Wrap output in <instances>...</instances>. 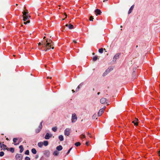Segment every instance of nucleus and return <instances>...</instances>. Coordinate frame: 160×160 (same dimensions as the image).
Instances as JSON below:
<instances>
[{"mask_svg":"<svg viewBox=\"0 0 160 160\" xmlns=\"http://www.w3.org/2000/svg\"><path fill=\"white\" fill-rule=\"evenodd\" d=\"M28 12H27L25 11L22 12V13L23 14V20L24 21L28 20L30 18V16L28 15Z\"/></svg>","mask_w":160,"mask_h":160,"instance_id":"obj_1","label":"nucleus"},{"mask_svg":"<svg viewBox=\"0 0 160 160\" xmlns=\"http://www.w3.org/2000/svg\"><path fill=\"white\" fill-rule=\"evenodd\" d=\"M113 69V68L112 67H109L103 73L102 76L104 77L107 75L108 73H109L111 71H112Z\"/></svg>","mask_w":160,"mask_h":160,"instance_id":"obj_2","label":"nucleus"},{"mask_svg":"<svg viewBox=\"0 0 160 160\" xmlns=\"http://www.w3.org/2000/svg\"><path fill=\"white\" fill-rule=\"evenodd\" d=\"M77 119V117L75 113H73L72 117V122L73 123L75 122Z\"/></svg>","mask_w":160,"mask_h":160,"instance_id":"obj_3","label":"nucleus"},{"mask_svg":"<svg viewBox=\"0 0 160 160\" xmlns=\"http://www.w3.org/2000/svg\"><path fill=\"white\" fill-rule=\"evenodd\" d=\"M4 142L2 143L1 142L0 143V147L1 148H3L4 150H8L9 148H7L6 145L3 144Z\"/></svg>","mask_w":160,"mask_h":160,"instance_id":"obj_4","label":"nucleus"},{"mask_svg":"<svg viewBox=\"0 0 160 160\" xmlns=\"http://www.w3.org/2000/svg\"><path fill=\"white\" fill-rule=\"evenodd\" d=\"M46 42L47 43L46 45V47L50 44L52 45H54V42L51 39H46Z\"/></svg>","mask_w":160,"mask_h":160,"instance_id":"obj_5","label":"nucleus"},{"mask_svg":"<svg viewBox=\"0 0 160 160\" xmlns=\"http://www.w3.org/2000/svg\"><path fill=\"white\" fill-rule=\"evenodd\" d=\"M43 123V121H42L40 123V125L39 126L38 128L36 130V132L37 133L39 132L41 130L42 128V123Z\"/></svg>","mask_w":160,"mask_h":160,"instance_id":"obj_6","label":"nucleus"},{"mask_svg":"<svg viewBox=\"0 0 160 160\" xmlns=\"http://www.w3.org/2000/svg\"><path fill=\"white\" fill-rule=\"evenodd\" d=\"M71 129L68 128H66L64 131V134L66 136H69L70 134Z\"/></svg>","mask_w":160,"mask_h":160,"instance_id":"obj_7","label":"nucleus"},{"mask_svg":"<svg viewBox=\"0 0 160 160\" xmlns=\"http://www.w3.org/2000/svg\"><path fill=\"white\" fill-rule=\"evenodd\" d=\"M22 154H17L15 156L16 160H22Z\"/></svg>","mask_w":160,"mask_h":160,"instance_id":"obj_8","label":"nucleus"},{"mask_svg":"<svg viewBox=\"0 0 160 160\" xmlns=\"http://www.w3.org/2000/svg\"><path fill=\"white\" fill-rule=\"evenodd\" d=\"M120 55V53H116L114 56L113 58V61L114 62H116L117 59L119 58V56Z\"/></svg>","mask_w":160,"mask_h":160,"instance_id":"obj_9","label":"nucleus"},{"mask_svg":"<svg viewBox=\"0 0 160 160\" xmlns=\"http://www.w3.org/2000/svg\"><path fill=\"white\" fill-rule=\"evenodd\" d=\"M104 110L105 109L104 108H102L99 110L98 113V115L99 116H100L102 115V113L104 112Z\"/></svg>","mask_w":160,"mask_h":160,"instance_id":"obj_10","label":"nucleus"},{"mask_svg":"<svg viewBox=\"0 0 160 160\" xmlns=\"http://www.w3.org/2000/svg\"><path fill=\"white\" fill-rule=\"evenodd\" d=\"M95 12L97 16L98 15H100L102 13L100 10L98 9H97L95 10Z\"/></svg>","mask_w":160,"mask_h":160,"instance_id":"obj_11","label":"nucleus"},{"mask_svg":"<svg viewBox=\"0 0 160 160\" xmlns=\"http://www.w3.org/2000/svg\"><path fill=\"white\" fill-rule=\"evenodd\" d=\"M106 101V99L105 98H102L100 100V102L102 104L105 103Z\"/></svg>","mask_w":160,"mask_h":160,"instance_id":"obj_12","label":"nucleus"},{"mask_svg":"<svg viewBox=\"0 0 160 160\" xmlns=\"http://www.w3.org/2000/svg\"><path fill=\"white\" fill-rule=\"evenodd\" d=\"M44 154L47 157H49L50 154V152L49 150H46L44 151Z\"/></svg>","mask_w":160,"mask_h":160,"instance_id":"obj_13","label":"nucleus"},{"mask_svg":"<svg viewBox=\"0 0 160 160\" xmlns=\"http://www.w3.org/2000/svg\"><path fill=\"white\" fill-rule=\"evenodd\" d=\"M51 137V135H50V134L48 133H47L45 135V138L46 139H48Z\"/></svg>","mask_w":160,"mask_h":160,"instance_id":"obj_14","label":"nucleus"},{"mask_svg":"<svg viewBox=\"0 0 160 160\" xmlns=\"http://www.w3.org/2000/svg\"><path fill=\"white\" fill-rule=\"evenodd\" d=\"M65 26L66 27L68 26L69 29H72L74 27L71 24H70L68 25V24H66L65 25Z\"/></svg>","mask_w":160,"mask_h":160,"instance_id":"obj_15","label":"nucleus"},{"mask_svg":"<svg viewBox=\"0 0 160 160\" xmlns=\"http://www.w3.org/2000/svg\"><path fill=\"white\" fill-rule=\"evenodd\" d=\"M134 8V5H132L130 8L129 9V10L128 11V14H129L130 13H131L132 12V11L133 9Z\"/></svg>","mask_w":160,"mask_h":160,"instance_id":"obj_16","label":"nucleus"},{"mask_svg":"<svg viewBox=\"0 0 160 160\" xmlns=\"http://www.w3.org/2000/svg\"><path fill=\"white\" fill-rule=\"evenodd\" d=\"M56 149L58 151H61L62 149V147L61 145H59L57 147Z\"/></svg>","mask_w":160,"mask_h":160,"instance_id":"obj_17","label":"nucleus"},{"mask_svg":"<svg viewBox=\"0 0 160 160\" xmlns=\"http://www.w3.org/2000/svg\"><path fill=\"white\" fill-rule=\"evenodd\" d=\"M19 148L20 149V152H22L24 150L22 145L20 146L19 147Z\"/></svg>","mask_w":160,"mask_h":160,"instance_id":"obj_18","label":"nucleus"},{"mask_svg":"<svg viewBox=\"0 0 160 160\" xmlns=\"http://www.w3.org/2000/svg\"><path fill=\"white\" fill-rule=\"evenodd\" d=\"M58 138L61 141H62L63 140V137L62 135H60L59 136Z\"/></svg>","mask_w":160,"mask_h":160,"instance_id":"obj_19","label":"nucleus"},{"mask_svg":"<svg viewBox=\"0 0 160 160\" xmlns=\"http://www.w3.org/2000/svg\"><path fill=\"white\" fill-rule=\"evenodd\" d=\"M59 154V152L57 151H55L53 153V154L55 156H57Z\"/></svg>","mask_w":160,"mask_h":160,"instance_id":"obj_20","label":"nucleus"},{"mask_svg":"<svg viewBox=\"0 0 160 160\" xmlns=\"http://www.w3.org/2000/svg\"><path fill=\"white\" fill-rule=\"evenodd\" d=\"M32 152L34 154H36L37 153V151L35 148H33L31 150Z\"/></svg>","mask_w":160,"mask_h":160,"instance_id":"obj_21","label":"nucleus"},{"mask_svg":"<svg viewBox=\"0 0 160 160\" xmlns=\"http://www.w3.org/2000/svg\"><path fill=\"white\" fill-rule=\"evenodd\" d=\"M43 144L45 146L48 145V142L47 141H45L43 142Z\"/></svg>","mask_w":160,"mask_h":160,"instance_id":"obj_22","label":"nucleus"},{"mask_svg":"<svg viewBox=\"0 0 160 160\" xmlns=\"http://www.w3.org/2000/svg\"><path fill=\"white\" fill-rule=\"evenodd\" d=\"M43 142H39L38 143V146L40 148H42L43 146Z\"/></svg>","mask_w":160,"mask_h":160,"instance_id":"obj_23","label":"nucleus"},{"mask_svg":"<svg viewBox=\"0 0 160 160\" xmlns=\"http://www.w3.org/2000/svg\"><path fill=\"white\" fill-rule=\"evenodd\" d=\"M57 129L58 128L57 127H55L52 128V130L54 132H56L57 131Z\"/></svg>","mask_w":160,"mask_h":160,"instance_id":"obj_24","label":"nucleus"},{"mask_svg":"<svg viewBox=\"0 0 160 160\" xmlns=\"http://www.w3.org/2000/svg\"><path fill=\"white\" fill-rule=\"evenodd\" d=\"M9 150L12 152H13L14 151V149L13 148H9L8 150Z\"/></svg>","mask_w":160,"mask_h":160,"instance_id":"obj_25","label":"nucleus"},{"mask_svg":"<svg viewBox=\"0 0 160 160\" xmlns=\"http://www.w3.org/2000/svg\"><path fill=\"white\" fill-rule=\"evenodd\" d=\"M132 75L133 78H136V73L135 72V71H133V72L132 73Z\"/></svg>","mask_w":160,"mask_h":160,"instance_id":"obj_26","label":"nucleus"},{"mask_svg":"<svg viewBox=\"0 0 160 160\" xmlns=\"http://www.w3.org/2000/svg\"><path fill=\"white\" fill-rule=\"evenodd\" d=\"M81 145V143L79 142H77L75 143V145L77 146L78 147L80 146Z\"/></svg>","mask_w":160,"mask_h":160,"instance_id":"obj_27","label":"nucleus"},{"mask_svg":"<svg viewBox=\"0 0 160 160\" xmlns=\"http://www.w3.org/2000/svg\"><path fill=\"white\" fill-rule=\"evenodd\" d=\"M103 48H101L100 49H99L98 50V52L99 53H103Z\"/></svg>","mask_w":160,"mask_h":160,"instance_id":"obj_28","label":"nucleus"},{"mask_svg":"<svg viewBox=\"0 0 160 160\" xmlns=\"http://www.w3.org/2000/svg\"><path fill=\"white\" fill-rule=\"evenodd\" d=\"M97 59H98L97 57L96 56H95L93 58L92 61L94 62L95 61L97 60Z\"/></svg>","mask_w":160,"mask_h":160,"instance_id":"obj_29","label":"nucleus"},{"mask_svg":"<svg viewBox=\"0 0 160 160\" xmlns=\"http://www.w3.org/2000/svg\"><path fill=\"white\" fill-rule=\"evenodd\" d=\"M85 136L83 134L80 136V138H81V139H82L83 138H85Z\"/></svg>","mask_w":160,"mask_h":160,"instance_id":"obj_30","label":"nucleus"},{"mask_svg":"<svg viewBox=\"0 0 160 160\" xmlns=\"http://www.w3.org/2000/svg\"><path fill=\"white\" fill-rule=\"evenodd\" d=\"M29 150H27L25 152V154H26V155H28L29 154Z\"/></svg>","mask_w":160,"mask_h":160,"instance_id":"obj_31","label":"nucleus"},{"mask_svg":"<svg viewBox=\"0 0 160 160\" xmlns=\"http://www.w3.org/2000/svg\"><path fill=\"white\" fill-rule=\"evenodd\" d=\"M4 152L2 151H1V152H0V157L3 156L4 155Z\"/></svg>","mask_w":160,"mask_h":160,"instance_id":"obj_32","label":"nucleus"},{"mask_svg":"<svg viewBox=\"0 0 160 160\" xmlns=\"http://www.w3.org/2000/svg\"><path fill=\"white\" fill-rule=\"evenodd\" d=\"M132 122L134 124L135 126H137L138 124V122H135L134 121H133Z\"/></svg>","mask_w":160,"mask_h":160,"instance_id":"obj_33","label":"nucleus"},{"mask_svg":"<svg viewBox=\"0 0 160 160\" xmlns=\"http://www.w3.org/2000/svg\"><path fill=\"white\" fill-rule=\"evenodd\" d=\"M53 45H51V44H49L48 46H47V47L46 46V45L45 46V48H50V49L51 48L52 46H53Z\"/></svg>","mask_w":160,"mask_h":160,"instance_id":"obj_34","label":"nucleus"},{"mask_svg":"<svg viewBox=\"0 0 160 160\" xmlns=\"http://www.w3.org/2000/svg\"><path fill=\"white\" fill-rule=\"evenodd\" d=\"M18 139L17 138H13V142H16L17 141V140Z\"/></svg>","mask_w":160,"mask_h":160,"instance_id":"obj_35","label":"nucleus"},{"mask_svg":"<svg viewBox=\"0 0 160 160\" xmlns=\"http://www.w3.org/2000/svg\"><path fill=\"white\" fill-rule=\"evenodd\" d=\"M72 147L68 151V152H67V153H66V154L67 155H68V154L70 152L71 150H72Z\"/></svg>","mask_w":160,"mask_h":160,"instance_id":"obj_36","label":"nucleus"},{"mask_svg":"<svg viewBox=\"0 0 160 160\" xmlns=\"http://www.w3.org/2000/svg\"><path fill=\"white\" fill-rule=\"evenodd\" d=\"M30 22V21L29 20H28L27 22H24V24H27L28 23H29V22Z\"/></svg>","mask_w":160,"mask_h":160,"instance_id":"obj_37","label":"nucleus"},{"mask_svg":"<svg viewBox=\"0 0 160 160\" xmlns=\"http://www.w3.org/2000/svg\"><path fill=\"white\" fill-rule=\"evenodd\" d=\"M25 160H30V158L28 157H26L25 158Z\"/></svg>","mask_w":160,"mask_h":160,"instance_id":"obj_38","label":"nucleus"},{"mask_svg":"<svg viewBox=\"0 0 160 160\" xmlns=\"http://www.w3.org/2000/svg\"><path fill=\"white\" fill-rule=\"evenodd\" d=\"M93 19V17L92 16H90V18L89 20L90 21H92Z\"/></svg>","mask_w":160,"mask_h":160,"instance_id":"obj_39","label":"nucleus"},{"mask_svg":"<svg viewBox=\"0 0 160 160\" xmlns=\"http://www.w3.org/2000/svg\"><path fill=\"white\" fill-rule=\"evenodd\" d=\"M80 89V87L79 86H78V87L76 89V91L78 92L79 91V89Z\"/></svg>","mask_w":160,"mask_h":160,"instance_id":"obj_40","label":"nucleus"},{"mask_svg":"<svg viewBox=\"0 0 160 160\" xmlns=\"http://www.w3.org/2000/svg\"><path fill=\"white\" fill-rule=\"evenodd\" d=\"M96 114H94L92 117V119H94L96 118Z\"/></svg>","mask_w":160,"mask_h":160,"instance_id":"obj_41","label":"nucleus"},{"mask_svg":"<svg viewBox=\"0 0 160 160\" xmlns=\"http://www.w3.org/2000/svg\"><path fill=\"white\" fill-rule=\"evenodd\" d=\"M46 42L44 41V42H42V45H44V46L46 45Z\"/></svg>","mask_w":160,"mask_h":160,"instance_id":"obj_42","label":"nucleus"},{"mask_svg":"<svg viewBox=\"0 0 160 160\" xmlns=\"http://www.w3.org/2000/svg\"><path fill=\"white\" fill-rule=\"evenodd\" d=\"M50 49V48H45V49L44 50L45 51H47V50H49Z\"/></svg>","mask_w":160,"mask_h":160,"instance_id":"obj_43","label":"nucleus"},{"mask_svg":"<svg viewBox=\"0 0 160 160\" xmlns=\"http://www.w3.org/2000/svg\"><path fill=\"white\" fill-rule=\"evenodd\" d=\"M138 119L137 118H135V120H134V121L135 122H138L137 121H138Z\"/></svg>","mask_w":160,"mask_h":160,"instance_id":"obj_44","label":"nucleus"},{"mask_svg":"<svg viewBox=\"0 0 160 160\" xmlns=\"http://www.w3.org/2000/svg\"><path fill=\"white\" fill-rule=\"evenodd\" d=\"M73 42L75 43H77V42L74 40H73Z\"/></svg>","mask_w":160,"mask_h":160,"instance_id":"obj_45","label":"nucleus"},{"mask_svg":"<svg viewBox=\"0 0 160 160\" xmlns=\"http://www.w3.org/2000/svg\"><path fill=\"white\" fill-rule=\"evenodd\" d=\"M88 143H89V142H86V145H87V146H88Z\"/></svg>","mask_w":160,"mask_h":160,"instance_id":"obj_46","label":"nucleus"},{"mask_svg":"<svg viewBox=\"0 0 160 160\" xmlns=\"http://www.w3.org/2000/svg\"><path fill=\"white\" fill-rule=\"evenodd\" d=\"M38 158V155H37L36 156L35 158L36 159Z\"/></svg>","mask_w":160,"mask_h":160,"instance_id":"obj_47","label":"nucleus"},{"mask_svg":"<svg viewBox=\"0 0 160 160\" xmlns=\"http://www.w3.org/2000/svg\"><path fill=\"white\" fill-rule=\"evenodd\" d=\"M83 83H81L78 86H79V87H80V86H81L82 85Z\"/></svg>","mask_w":160,"mask_h":160,"instance_id":"obj_48","label":"nucleus"},{"mask_svg":"<svg viewBox=\"0 0 160 160\" xmlns=\"http://www.w3.org/2000/svg\"><path fill=\"white\" fill-rule=\"evenodd\" d=\"M158 155L160 157V150L158 152Z\"/></svg>","mask_w":160,"mask_h":160,"instance_id":"obj_49","label":"nucleus"},{"mask_svg":"<svg viewBox=\"0 0 160 160\" xmlns=\"http://www.w3.org/2000/svg\"><path fill=\"white\" fill-rule=\"evenodd\" d=\"M42 44V43H41V42H39L38 43V45H41Z\"/></svg>","mask_w":160,"mask_h":160,"instance_id":"obj_50","label":"nucleus"},{"mask_svg":"<svg viewBox=\"0 0 160 160\" xmlns=\"http://www.w3.org/2000/svg\"><path fill=\"white\" fill-rule=\"evenodd\" d=\"M52 77H51L50 78H49L48 77H47V78L48 79V78H50V79H52Z\"/></svg>","mask_w":160,"mask_h":160,"instance_id":"obj_51","label":"nucleus"},{"mask_svg":"<svg viewBox=\"0 0 160 160\" xmlns=\"http://www.w3.org/2000/svg\"><path fill=\"white\" fill-rule=\"evenodd\" d=\"M51 48H52V49H54V47H52Z\"/></svg>","mask_w":160,"mask_h":160,"instance_id":"obj_52","label":"nucleus"},{"mask_svg":"<svg viewBox=\"0 0 160 160\" xmlns=\"http://www.w3.org/2000/svg\"><path fill=\"white\" fill-rule=\"evenodd\" d=\"M72 91L73 92H75V91L74 90H72Z\"/></svg>","mask_w":160,"mask_h":160,"instance_id":"obj_53","label":"nucleus"},{"mask_svg":"<svg viewBox=\"0 0 160 160\" xmlns=\"http://www.w3.org/2000/svg\"><path fill=\"white\" fill-rule=\"evenodd\" d=\"M100 94V92H98V93H97L98 95H99Z\"/></svg>","mask_w":160,"mask_h":160,"instance_id":"obj_54","label":"nucleus"},{"mask_svg":"<svg viewBox=\"0 0 160 160\" xmlns=\"http://www.w3.org/2000/svg\"><path fill=\"white\" fill-rule=\"evenodd\" d=\"M65 14V15L66 16L65 18H67V14H66V13Z\"/></svg>","mask_w":160,"mask_h":160,"instance_id":"obj_55","label":"nucleus"},{"mask_svg":"<svg viewBox=\"0 0 160 160\" xmlns=\"http://www.w3.org/2000/svg\"><path fill=\"white\" fill-rule=\"evenodd\" d=\"M6 140H7L8 141L9 140V139H8V138H6Z\"/></svg>","mask_w":160,"mask_h":160,"instance_id":"obj_56","label":"nucleus"},{"mask_svg":"<svg viewBox=\"0 0 160 160\" xmlns=\"http://www.w3.org/2000/svg\"><path fill=\"white\" fill-rule=\"evenodd\" d=\"M103 50H105V52H107V51H105L106 49H105V48H103Z\"/></svg>","mask_w":160,"mask_h":160,"instance_id":"obj_57","label":"nucleus"},{"mask_svg":"<svg viewBox=\"0 0 160 160\" xmlns=\"http://www.w3.org/2000/svg\"><path fill=\"white\" fill-rule=\"evenodd\" d=\"M42 48H39V49L40 50H41Z\"/></svg>","mask_w":160,"mask_h":160,"instance_id":"obj_58","label":"nucleus"},{"mask_svg":"<svg viewBox=\"0 0 160 160\" xmlns=\"http://www.w3.org/2000/svg\"><path fill=\"white\" fill-rule=\"evenodd\" d=\"M46 38V37L45 36H44V37H43V39H44L45 38Z\"/></svg>","mask_w":160,"mask_h":160,"instance_id":"obj_59","label":"nucleus"},{"mask_svg":"<svg viewBox=\"0 0 160 160\" xmlns=\"http://www.w3.org/2000/svg\"><path fill=\"white\" fill-rule=\"evenodd\" d=\"M88 135H89V134H90V133L88 132Z\"/></svg>","mask_w":160,"mask_h":160,"instance_id":"obj_60","label":"nucleus"},{"mask_svg":"<svg viewBox=\"0 0 160 160\" xmlns=\"http://www.w3.org/2000/svg\"><path fill=\"white\" fill-rule=\"evenodd\" d=\"M122 26H120V28H122Z\"/></svg>","mask_w":160,"mask_h":160,"instance_id":"obj_61","label":"nucleus"},{"mask_svg":"<svg viewBox=\"0 0 160 160\" xmlns=\"http://www.w3.org/2000/svg\"><path fill=\"white\" fill-rule=\"evenodd\" d=\"M65 19V18L62 19V20H64Z\"/></svg>","mask_w":160,"mask_h":160,"instance_id":"obj_62","label":"nucleus"},{"mask_svg":"<svg viewBox=\"0 0 160 160\" xmlns=\"http://www.w3.org/2000/svg\"><path fill=\"white\" fill-rule=\"evenodd\" d=\"M94 90H95L94 89V88H93V90L94 91Z\"/></svg>","mask_w":160,"mask_h":160,"instance_id":"obj_63","label":"nucleus"},{"mask_svg":"<svg viewBox=\"0 0 160 160\" xmlns=\"http://www.w3.org/2000/svg\"><path fill=\"white\" fill-rule=\"evenodd\" d=\"M138 46L137 45V46H136V48H138Z\"/></svg>","mask_w":160,"mask_h":160,"instance_id":"obj_64","label":"nucleus"}]
</instances>
